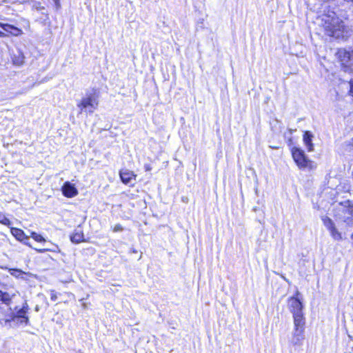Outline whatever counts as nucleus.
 Wrapping results in <instances>:
<instances>
[{
  "label": "nucleus",
  "instance_id": "f257e3e1",
  "mask_svg": "<svg viewBox=\"0 0 353 353\" xmlns=\"http://www.w3.org/2000/svg\"><path fill=\"white\" fill-rule=\"evenodd\" d=\"M318 20L325 34L330 37L347 41V38L352 35V32L345 28L343 21L334 12L323 14Z\"/></svg>",
  "mask_w": 353,
  "mask_h": 353
},
{
  "label": "nucleus",
  "instance_id": "f03ea898",
  "mask_svg": "<svg viewBox=\"0 0 353 353\" xmlns=\"http://www.w3.org/2000/svg\"><path fill=\"white\" fill-rule=\"evenodd\" d=\"M294 330L290 343L292 345H301L304 340L305 319L303 314L293 316Z\"/></svg>",
  "mask_w": 353,
  "mask_h": 353
},
{
  "label": "nucleus",
  "instance_id": "7ed1b4c3",
  "mask_svg": "<svg viewBox=\"0 0 353 353\" xmlns=\"http://www.w3.org/2000/svg\"><path fill=\"white\" fill-rule=\"evenodd\" d=\"M99 101L97 96L93 94L86 95L78 103L77 107L80 109V113L85 112L92 114L97 110Z\"/></svg>",
  "mask_w": 353,
  "mask_h": 353
},
{
  "label": "nucleus",
  "instance_id": "20e7f679",
  "mask_svg": "<svg viewBox=\"0 0 353 353\" xmlns=\"http://www.w3.org/2000/svg\"><path fill=\"white\" fill-rule=\"evenodd\" d=\"M322 221L330 233V236L334 241H342L346 239L345 232H343L340 230L339 227L336 225L333 220L328 216H323Z\"/></svg>",
  "mask_w": 353,
  "mask_h": 353
},
{
  "label": "nucleus",
  "instance_id": "39448f33",
  "mask_svg": "<svg viewBox=\"0 0 353 353\" xmlns=\"http://www.w3.org/2000/svg\"><path fill=\"white\" fill-rule=\"evenodd\" d=\"M299 295L300 292L296 291L295 296H291L288 299V306L293 316L303 314V305L299 297Z\"/></svg>",
  "mask_w": 353,
  "mask_h": 353
},
{
  "label": "nucleus",
  "instance_id": "423d86ee",
  "mask_svg": "<svg viewBox=\"0 0 353 353\" xmlns=\"http://www.w3.org/2000/svg\"><path fill=\"white\" fill-rule=\"evenodd\" d=\"M292 154L293 159L294 160L299 168H305L308 167L310 161L305 157L303 150L298 148H293L292 149Z\"/></svg>",
  "mask_w": 353,
  "mask_h": 353
},
{
  "label": "nucleus",
  "instance_id": "0eeeda50",
  "mask_svg": "<svg viewBox=\"0 0 353 353\" xmlns=\"http://www.w3.org/2000/svg\"><path fill=\"white\" fill-rule=\"evenodd\" d=\"M337 55L342 65L345 67H351L353 65V50L352 52L341 49L337 52Z\"/></svg>",
  "mask_w": 353,
  "mask_h": 353
},
{
  "label": "nucleus",
  "instance_id": "6e6552de",
  "mask_svg": "<svg viewBox=\"0 0 353 353\" xmlns=\"http://www.w3.org/2000/svg\"><path fill=\"white\" fill-rule=\"evenodd\" d=\"M28 310V304L26 303L22 307V308L18 310L15 314L12 312V320L14 321L16 319H21L20 322L21 323H24L26 324H28L29 321L28 317L26 316Z\"/></svg>",
  "mask_w": 353,
  "mask_h": 353
},
{
  "label": "nucleus",
  "instance_id": "1a4fd4ad",
  "mask_svg": "<svg viewBox=\"0 0 353 353\" xmlns=\"http://www.w3.org/2000/svg\"><path fill=\"white\" fill-rule=\"evenodd\" d=\"M63 194L68 198H72L78 194V190L74 184L70 182H65L62 187Z\"/></svg>",
  "mask_w": 353,
  "mask_h": 353
},
{
  "label": "nucleus",
  "instance_id": "9d476101",
  "mask_svg": "<svg viewBox=\"0 0 353 353\" xmlns=\"http://www.w3.org/2000/svg\"><path fill=\"white\" fill-rule=\"evenodd\" d=\"M12 63L17 66H21L24 63V56L20 49L15 46V49L12 50Z\"/></svg>",
  "mask_w": 353,
  "mask_h": 353
},
{
  "label": "nucleus",
  "instance_id": "9b49d317",
  "mask_svg": "<svg viewBox=\"0 0 353 353\" xmlns=\"http://www.w3.org/2000/svg\"><path fill=\"white\" fill-rule=\"evenodd\" d=\"M0 27L6 32L10 34L13 36H19L21 35L23 32L21 29L15 27L13 25H10L8 23H0Z\"/></svg>",
  "mask_w": 353,
  "mask_h": 353
},
{
  "label": "nucleus",
  "instance_id": "f8f14e48",
  "mask_svg": "<svg viewBox=\"0 0 353 353\" xmlns=\"http://www.w3.org/2000/svg\"><path fill=\"white\" fill-rule=\"evenodd\" d=\"M313 137L314 135L310 131L305 132L303 134V142L309 152H312L314 150V145L312 143Z\"/></svg>",
  "mask_w": 353,
  "mask_h": 353
},
{
  "label": "nucleus",
  "instance_id": "ddd939ff",
  "mask_svg": "<svg viewBox=\"0 0 353 353\" xmlns=\"http://www.w3.org/2000/svg\"><path fill=\"white\" fill-rule=\"evenodd\" d=\"M120 177L123 183L128 184L134 179L135 175L132 171L125 170L120 172Z\"/></svg>",
  "mask_w": 353,
  "mask_h": 353
},
{
  "label": "nucleus",
  "instance_id": "4468645a",
  "mask_svg": "<svg viewBox=\"0 0 353 353\" xmlns=\"http://www.w3.org/2000/svg\"><path fill=\"white\" fill-rule=\"evenodd\" d=\"M12 234L19 241H22L23 240L28 241V236L25 235L24 232L16 228H11L10 229Z\"/></svg>",
  "mask_w": 353,
  "mask_h": 353
},
{
  "label": "nucleus",
  "instance_id": "2eb2a0df",
  "mask_svg": "<svg viewBox=\"0 0 353 353\" xmlns=\"http://www.w3.org/2000/svg\"><path fill=\"white\" fill-rule=\"evenodd\" d=\"M28 3L31 6L32 10H35L38 12H41L42 14H45L43 12L45 10V7L41 5V2L35 0H30L28 1Z\"/></svg>",
  "mask_w": 353,
  "mask_h": 353
},
{
  "label": "nucleus",
  "instance_id": "dca6fc26",
  "mask_svg": "<svg viewBox=\"0 0 353 353\" xmlns=\"http://www.w3.org/2000/svg\"><path fill=\"white\" fill-rule=\"evenodd\" d=\"M12 296L9 293L0 290V303H4L9 305L11 303Z\"/></svg>",
  "mask_w": 353,
  "mask_h": 353
},
{
  "label": "nucleus",
  "instance_id": "f3484780",
  "mask_svg": "<svg viewBox=\"0 0 353 353\" xmlns=\"http://www.w3.org/2000/svg\"><path fill=\"white\" fill-rule=\"evenodd\" d=\"M70 240L72 242L75 243H79L81 242H83L84 241L83 232L81 231L75 232L72 235H71Z\"/></svg>",
  "mask_w": 353,
  "mask_h": 353
},
{
  "label": "nucleus",
  "instance_id": "a211bd4d",
  "mask_svg": "<svg viewBox=\"0 0 353 353\" xmlns=\"http://www.w3.org/2000/svg\"><path fill=\"white\" fill-rule=\"evenodd\" d=\"M0 223L7 226H10L11 224L10 221L2 212H0Z\"/></svg>",
  "mask_w": 353,
  "mask_h": 353
},
{
  "label": "nucleus",
  "instance_id": "6ab92c4d",
  "mask_svg": "<svg viewBox=\"0 0 353 353\" xmlns=\"http://www.w3.org/2000/svg\"><path fill=\"white\" fill-rule=\"evenodd\" d=\"M30 236L37 242H45L46 239L41 235L34 232H32Z\"/></svg>",
  "mask_w": 353,
  "mask_h": 353
},
{
  "label": "nucleus",
  "instance_id": "aec40b11",
  "mask_svg": "<svg viewBox=\"0 0 353 353\" xmlns=\"http://www.w3.org/2000/svg\"><path fill=\"white\" fill-rule=\"evenodd\" d=\"M53 248H42V249H35L39 253H43L47 251L55 252L58 249V246L56 245H53Z\"/></svg>",
  "mask_w": 353,
  "mask_h": 353
},
{
  "label": "nucleus",
  "instance_id": "412c9836",
  "mask_svg": "<svg viewBox=\"0 0 353 353\" xmlns=\"http://www.w3.org/2000/svg\"><path fill=\"white\" fill-rule=\"evenodd\" d=\"M10 272L12 276H14L16 277H19L23 274V272L18 269H11Z\"/></svg>",
  "mask_w": 353,
  "mask_h": 353
},
{
  "label": "nucleus",
  "instance_id": "4be33fe9",
  "mask_svg": "<svg viewBox=\"0 0 353 353\" xmlns=\"http://www.w3.org/2000/svg\"><path fill=\"white\" fill-rule=\"evenodd\" d=\"M12 316H10V319H0V324L2 326H6L7 324H9L10 321H12Z\"/></svg>",
  "mask_w": 353,
  "mask_h": 353
},
{
  "label": "nucleus",
  "instance_id": "5701e85b",
  "mask_svg": "<svg viewBox=\"0 0 353 353\" xmlns=\"http://www.w3.org/2000/svg\"><path fill=\"white\" fill-rule=\"evenodd\" d=\"M123 230V227L120 224H117L113 228L114 232H120Z\"/></svg>",
  "mask_w": 353,
  "mask_h": 353
},
{
  "label": "nucleus",
  "instance_id": "b1692460",
  "mask_svg": "<svg viewBox=\"0 0 353 353\" xmlns=\"http://www.w3.org/2000/svg\"><path fill=\"white\" fill-rule=\"evenodd\" d=\"M50 299L52 301H55L57 299V294L54 291H51L50 292Z\"/></svg>",
  "mask_w": 353,
  "mask_h": 353
},
{
  "label": "nucleus",
  "instance_id": "393cba45",
  "mask_svg": "<svg viewBox=\"0 0 353 353\" xmlns=\"http://www.w3.org/2000/svg\"><path fill=\"white\" fill-rule=\"evenodd\" d=\"M54 2L55 6L57 9H59L61 7L60 0H52Z\"/></svg>",
  "mask_w": 353,
  "mask_h": 353
},
{
  "label": "nucleus",
  "instance_id": "a878e982",
  "mask_svg": "<svg viewBox=\"0 0 353 353\" xmlns=\"http://www.w3.org/2000/svg\"><path fill=\"white\" fill-rule=\"evenodd\" d=\"M350 94L353 96V80L350 81Z\"/></svg>",
  "mask_w": 353,
  "mask_h": 353
},
{
  "label": "nucleus",
  "instance_id": "bb28decb",
  "mask_svg": "<svg viewBox=\"0 0 353 353\" xmlns=\"http://www.w3.org/2000/svg\"><path fill=\"white\" fill-rule=\"evenodd\" d=\"M144 168H145V171H147V172L150 171L152 169L150 165H148V164L145 165Z\"/></svg>",
  "mask_w": 353,
  "mask_h": 353
},
{
  "label": "nucleus",
  "instance_id": "cd10ccee",
  "mask_svg": "<svg viewBox=\"0 0 353 353\" xmlns=\"http://www.w3.org/2000/svg\"><path fill=\"white\" fill-rule=\"evenodd\" d=\"M22 242H23L24 244L29 245L30 247L31 246L30 244L29 240L28 241L23 240V241H22Z\"/></svg>",
  "mask_w": 353,
  "mask_h": 353
},
{
  "label": "nucleus",
  "instance_id": "c85d7f7f",
  "mask_svg": "<svg viewBox=\"0 0 353 353\" xmlns=\"http://www.w3.org/2000/svg\"><path fill=\"white\" fill-rule=\"evenodd\" d=\"M4 36H5V33L0 31V37H4Z\"/></svg>",
  "mask_w": 353,
  "mask_h": 353
},
{
  "label": "nucleus",
  "instance_id": "c756f323",
  "mask_svg": "<svg viewBox=\"0 0 353 353\" xmlns=\"http://www.w3.org/2000/svg\"><path fill=\"white\" fill-rule=\"evenodd\" d=\"M351 238H352V239H353V234H352Z\"/></svg>",
  "mask_w": 353,
  "mask_h": 353
}]
</instances>
